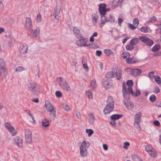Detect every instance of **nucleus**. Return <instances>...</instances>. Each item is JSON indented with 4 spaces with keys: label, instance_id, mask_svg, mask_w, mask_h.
Instances as JSON below:
<instances>
[{
    "label": "nucleus",
    "instance_id": "nucleus-1",
    "mask_svg": "<svg viewBox=\"0 0 161 161\" xmlns=\"http://www.w3.org/2000/svg\"><path fill=\"white\" fill-rule=\"evenodd\" d=\"M27 85L31 93L36 95L39 94L40 92V89L36 84L29 82L27 83Z\"/></svg>",
    "mask_w": 161,
    "mask_h": 161
},
{
    "label": "nucleus",
    "instance_id": "nucleus-2",
    "mask_svg": "<svg viewBox=\"0 0 161 161\" xmlns=\"http://www.w3.org/2000/svg\"><path fill=\"white\" fill-rule=\"evenodd\" d=\"M57 80L60 86L63 89L66 91H70V90L71 88L69 85L65 80L63 79L62 77H59L57 78Z\"/></svg>",
    "mask_w": 161,
    "mask_h": 161
},
{
    "label": "nucleus",
    "instance_id": "nucleus-3",
    "mask_svg": "<svg viewBox=\"0 0 161 161\" xmlns=\"http://www.w3.org/2000/svg\"><path fill=\"white\" fill-rule=\"evenodd\" d=\"M90 146L88 142H86L85 140L82 142L80 147V154L82 157H86L87 154V151L86 147H88Z\"/></svg>",
    "mask_w": 161,
    "mask_h": 161
},
{
    "label": "nucleus",
    "instance_id": "nucleus-4",
    "mask_svg": "<svg viewBox=\"0 0 161 161\" xmlns=\"http://www.w3.org/2000/svg\"><path fill=\"white\" fill-rule=\"evenodd\" d=\"M45 107L47 111L50 112V114L53 116L54 118L56 117V111L53 106L49 101H45Z\"/></svg>",
    "mask_w": 161,
    "mask_h": 161
},
{
    "label": "nucleus",
    "instance_id": "nucleus-5",
    "mask_svg": "<svg viewBox=\"0 0 161 161\" xmlns=\"http://www.w3.org/2000/svg\"><path fill=\"white\" fill-rule=\"evenodd\" d=\"M102 82L103 86L106 89L110 88L113 85L112 80L107 78H104Z\"/></svg>",
    "mask_w": 161,
    "mask_h": 161
},
{
    "label": "nucleus",
    "instance_id": "nucleus-6",
    "mask_svg": "<svg viewBox=\"0 0 161 161\" xmlns=\"http://www.w3.org/2000/svg\"><path fill=\"white\" fill-rule=\"evenodd\" d=\"M128 72L133 75L137 76L140 74L142 72L141 69H131L130 68H127L125 70Z\"/></svg>",
    "mask_w": 161,
    "mask_h": 161
},
{
    "label": "nucleus",
    "instance_id": "nucleus-7",
    "mask_svg": "<svg viewBox=\"0 0 161 161\" xmlns=\"http://www.w3.org/2000/svg\"><path fill=\"white\" fill-rule=\"evenodd\" d=\"M25 138L26 142L30 144L32 142V133L29 129H25Z\"/></svg>",
    "mask_w": 161,
    "mask_h": 161
},
{
    "label": "nucleus",
    "instance_id": "nucleus-8",
    "mask_svg": "<svg viewBox=\"0 0 161 161\" xmlns=\"http://www.w3.org/2000/svg\"><path fill=\"white\" fill-rule=\"evenodd\" d=\"M142 114L141 112L137 113L134 117V125L136 128L140 127V122L141 120V116Z\"/></svg>",
    "mask_w": 161,
    "mask_h": 161
},
{
    "label": "nucleus",
    "instance_id": "nucleus-9",
    "mask_svg": "<svg viewBox=\"0 0 161 161\" xmlns=\"http://www.w3.org/2000/svg\"><path fill=\"white\" fill-rule=\"evenodd\" d=\"M139 39L147 46H151L153 44V41L146 36H141L139 37Z\"/></svg>",
    "mask_w": 161,
    "mask_h": 161
},
{
    "label": "nucleus",
    "instance_id": "nucleus-10",
    "mask_svg": "<svg viewBox=\"0 0 161 161\" xmlns=\"http://www.w3.org/2000/svg\"><path fill=\"white\" fill-rule=\"evenodd\" d=\"M122 93L123 96L125 99L124 100H129L130 96L129 93L127 91L126 86L125 82L122 83Z\"/></svg>",
    "mask_w": 161,
    "mask_h": 161
},
{
    "label": "nucleus",
    "instance_id": "nucleus-11",
    "mask_svg": "<svg viewBox=\"0 0 161 161\" xmlns=\"http://www.w3.org/2000/svg\"><path fill=\"white\" fill-rule=\"evenodd\" d=\"M6 71V64L3 58L0 59V75H4Z\"/></svg>",
    "mask_w": 161,
    "mask_h": 161
},
{
    "label": "nucleus",
    "instance_id": "nucleus-12",
    "mask_svg": "<svg viewBox=\"0 0 161 161\" xmlns=\"http://www.w3.org/2000/svg\"><path fill=\"white\" fill-rule=\"evenodd\" d=\"M86 42L87 40L86 39L83 38L77 41L76 42V44L79 47H80L89 46V45H88V44H86Z\"/></svg>",
    "mask_w": 161,
    "mask_h": 161
},
{
    "label": "nucleus",
    "instance_id": "nucleus-13",
    "mask_svg": "<svg viewBox=\"0 0 161 161\" xmlns=\"http://www.w3.org/2000/svg\"><path fill=\"white\" fill-rule=\"evenodd\" d=\"M114 105L113 104H107L106 107H105L103 110V112L104 114H107L110 113L112 112L114 108Z\"/></svg>",
    "mask_w": 161,
    "mask_h": 161
},
{
    "label": "nucleus",
    "instance_id": "nucleus-14",
    "mask_svg": "<svg viewBox=\"0 0 161 161\" xmlns=\"http://www.w3.org/2000/svg\"><path fill=\"white\" fill-rule=\"evenodd\" d=\"M60 6L57 5L54 8V11L53 13V16L55 19L58 20L59 17L58 16L60 13Z\"/></svg>",
    "mask_w": 161,
    "mask_h": 161
},
{
    "label": "nucleus",
    "instance_id": "nucleus-15",
    "mask_svg": "<svg viewBox=\"0 0 161 161\" xmlns=\"http://www.w3.org/2000/svg\"><path fill=\"white\" fill-rule=\"evenodd\" d=\"M106 5L105 3L100 4L99 5V11L101 15H105L106 14L105 8Z\"/></svg>",
    "mask_w": 161,
    "mask_h": 161
},
{
    "label": "nucleus",
    "instance_id": "nucleus-16",
    "mask_svg": "<svg viewBox=\"0 0 161 161\" xmlns=\"http://www.w3.org/2000/svg\"><path fill=\"white\" fill-rule=\"evenodd\" d=\"M126 85L128 86L127 88L129 93H132L133 95L135 96V94L133 93L132 91V86L133 85V82L132 80H128L126 82Z\"/></svg>",
    "mask_w": 161,
    "mask_h": 161
},
{
    "label": "nucleus",
    "instance_id": "nucleus-17",
    "mask_svg": "<svg viewBox=\"0 0 161 161\" xmlns=\"http://www.w3.org/2000/svg\"><path fill=\"white\" fill-rule=\"evenodd\" d=\"M125 61L126 63L129 64L136 63L139 62V61L136 58L130 57L126 59Z\"/></svg>",
    "mask_w": 161,
    "mask_h": 161
},
{
    "label": "nucleus",
    "instance_id": "nucleus-18",
    "mask_svg": "<svg viewBox=\"0 0 161 161\" xmlns=\"http://www.w3.org/2000/svg\"><path fill=\"white\" fill-rule=\"evenodd\" d=\"M123 103L126 108L129 109H132L133 107V104L129 100H123Z\"/></svg>",
    "mask_w": 161,
    "mask_h": 161
},
{
    "label": "nucleus",
    "instance_id": "nucleus-19",
    "mask_svg": "<svg viewBox=\"0 0 161 161\" xmlns=\"http://www.w3.org/2000/svg\"><path fill=\"white\" fill-rule=\"evenodd\" d=\"M87 119L90 124H93L94 123L95 118L92 113H91L88 114Z\"/></svg>",
    "mask_w": 161,
    "mask_h": 161
},
{
    "label": "nucleus",
    "instance_id": "nucleus-20",
    "mask_svg": "<svg viewBox=\"0 0 161 161\" xmlns=\"http://www.w3.org/2000/svg\"><path fill=\"white\" fill-rule=\"evenodd\" d=\"M13 140L15 142L17 146L19 147H21L22 146V140L19 137H16Z\"/></svg>",
    "mask_w": 161,
    "mask_h": 161
},
{
    "label": "nucleus",
    "instance_id": "nucleus-21",
    "mask_svg": "<svg viewBox=\"0 0 161 161\" xmlns=\"http://www.w3.org/2000/svg\"><path fill=\"white\" fill-rule=\"evenodd\" d=\"M117 75V73L113 72V71H110L108 72L105 75L106 78L108 79H110L115 77Z\"/></svg>",
    "mask_w": 161,
    "mask_h": 161
},
{
    "label": "nucleus",
    "instance_id": "nucleus-22",
    "mask_svg": "<svg viewBox=\"0 0 161 161\" xmlns=\"http://www.w3.org/2000/svg\"><path fill=\"white\" fill-rule=\"evenodd\" d=\"M28 47L25 44H22L20 45L19 50L21 53L23 54L25 53L27 51Z\"/></svg>",
    "mask_w": 161,
    "mask_h": 161
},
{
    "label": "nucleus",
    "instance_id": "nucleus-23",
    "mask_svg": "<svg viewBox=\"0 0 161 161\" xmlns=\"http://www.w3.org/2000/svg\"><path fill=\"white\" fill-rule=\"evenodd\" d=\"M101 23L99 24L101 27L105 24L106 22L108 21L109 19L107 17H106L105 15H101Z\"/></svg>",
    "mask_w": 161,
    "mask_h": 161
},
{
    "label": "nucleus",
    "instance_id": "nucleus-24",
    "mask_svg": "<svg viewBox=\"0 0 161 161\" xmlns=\"http://www.w3.org/2000/svg\"><path fill=\"white\" fill-rule=\"evenodd\" d=\"M73 32L74 34L77 38H81L82 36L80 33L79 30L75 27L73 28Z\"/></svg>",
    "mask_w": 161,
    "mask_h": 161
},
{
    "label": "nucleus",
    "instance_id": "nucleus-25",
    "mask_svg": "<svg viewBox=\"0 0 161 161\" xmlns=\"http://www.w3.org/2000/svg\"><path fill=\"white\" fill-rule=\"evenodd\" d=\"M25 25L26 27L30 28L31 29L32 28V25L31 19L27 17L26 19Z\"/></svg>",
    "mask_w": 161,
    "mask_h": 161
},
{
    "label": "nucleus",
    "instance_id": "nucleus-26",
    "mask_svg": "<svg viewBox=\"0 0 161 161\" xmlns=\"http://www.w3.org/2000/svg\"><path fill=\"white\" fill-rule=\"evenodd\" d=\"M31 33L33 36L37 37L38 35H39L40 33V29L39 28L37 27L35 30H32Z\"/></svg>",
    "mask_w": 161,
    "mask_h": 161
},
{
    "label": "nucleus",
    "instance_id": "nucleus-27",
    "mask_svg": "<svg viewBox=\"0 0 161 161\" xmlns=\"http://www.w3.org/2000/svg\"><path fill=\"white\" fill-rule=\"evenodd\" d=\"M42 125L44 128H47L49 126V120L46 119H43L42 122Z\"/></svg>",
    "mask_w": 161,
    "mask_h": 161
},
{
    "label": "nucleus",
    "instance_id": "nucleus-28",
    "mask_svg": "<svg viewBox=\"0 0 161 161\" xmlns=\"http://www.w3.org/2000/svg\"><path fill=\"white\" fill-rule=\"evenodd\" d=\"M90 86L93 90H95L97 88V85L96 83V80L93 79L91 82Z\"/></svg>",
    "mask_w": 161,
    "mask_h": 161
},
{
    "label": "nucleus",
    "instance_id": "nucleus-29",
    "mask_svg": "<svg viewBox=\"0 0 161 161\" xmlns=\"http://www.w3.org/2000/svg\"><path fill=\"white\" fill-rule=\"evenodd\" d=\"M132 91L133 93L135 94L136 95L134 96L133 95V94L132 93H130L133 96L135 97H137L139 96L141 94L140 91L138 89L135 88V89L132 88Z\"/></svg>",
    "mask_w": 161,
    "mask_h": 161
},
{
    "label": "nucleus",
    "instance_id": "nucleus-30",
    "mask_svg": "<svg viewBox=\"0 0 161 161\" xmlns=\"http://www.w3.org/2000/svg\"><path fill=\"white\" fill-rule=\"evenodd\" d=\"M107 102V104L114 105V101L113 97L111 96H109L108 97Z\"/></svg>",
    "mask_w": 161,
    "mask_h": 161
},
{
    "label": "nucleus",
    "instance_id": "nucleus-31",
    "mask_svg": "<svg viewBox=\"0 0 161 161\" xmlns=\"http://www.w3.org/2000/svg\"><path fill=\"white\" fill-rule=\"evenodd\" d=\"M121 118V114H114L112 115L110 117L111 120H115Z\"/></svg>",
    "mask_w": 161,
    "mask_h": 161
},
{
    "label": "nucleus",
    "instance_id": "nucleus-32",
    "mask_svg": "<svg viewBox=\"0 0 161 161\" xmlns=\"http://www.w3.org/2000/svg\"><path fill=\"white\" fill-rule=\"evenodd\" d=\"M130 54L128 52H125L121 54V57L124 59H128L130 57Z\"/></svg>",
    "mask_w": 161,
    "mask_h": 161
},
{
    "label": "nucleus",
    "instance_id": "nucleus-33",
    "mask_svg": "<svg viewBox=\"0 0 161 161\" xmlns=\"http://www.w3.org/2000/svg\"><path fill=\"white\" fill-rule=\"evenodd\" d=\"M98 14L97 13L94 14L92 15V18L93 23L94 24L97 23V20L98 18Z\"/></svg>",
    "mask_w": 161,
    "mask_h": 161
},
{
    "label": "nucleus",
    "instance_id": "nucleus-34",
    "mask_svg": "<svg viewBox=\"0 0 161 161\" xmlns=\"http://www.w3.org/2000/svg\"><path fill=\"white\" fill-rule=\"evenodd\" d=\"M121 5V0H114L113 5L114 7H118Z\"/></svg>",
    "mask_w": 161,
    "mask_h": 161
},
{
    "label": "nucleus",
    "instance_id": "nucleus-35",
    "mask_svg": "<svg viewBox=\"0 0 161 161\" xmlns=\"http://www.w3.org/2000/svg\"><path fill=\"white\" fill-rule=\"evenodd\" d=\"M138 42V40L137 38H134L130 41V44L132 45H135Z\"/></svg>",
    "mask_w": 161,
    "mask_h": 161
},
{
    "label": "nucleus",
    "instance_id": "nucleus-36",
    "mask_svg": "<svg viewBox=\"0 0 161 161\" xmlns=\"http://www.w3.org/2000/svg\"><path fill=\"white\" fill-rule=\"evenodd\" d=\"M148 154L150 156L153 158H155L157 157V154L156 152L155 151V149H153L150 152H149Z\"/></svg>",
    "mask_w": 161,
    "mask_h": 161
},
{
    "label": "nucleus",
    "instance_id": "nucleus-37",
    "mask_svg": "<svg viewBox=\"0 0 161 161\" xmlns=\"http://www.w3.org/2000/svg\"><path fill=\"white\" fill-rule=\"evenodd\" d=\"M154 78L155 81L159 85L161 84V79L159 76L155 75L154 76Z\"/></svg>",
    "mask_w": 161,
    "mask_h": 161
},
{
    "label": "nucleus",
    "instance_id": "nucleus-38",
    "mask_svg": "<svg viewBox=\"0 0 161 161\" xmlns=\"http://www.w3.org/2000/svg\"><path fill=\"white\" fill-rule=\"evenodd\" d=\"M153 149H154L151 146L147 145L145 147V150L148 153L150 152V151H152Z\"/></svg>",
    "mask_w": 161,
    "mask_h": 161
},
{
    "label": "nucleus",
    "instance_id": "nucleus-39",
    "mask_svg": "<svg viewBox=\"0 0 161 161\" xmlns=\"http://www.w3.org/2000/svg\"><path fill=\"white\" fill-rule=\"evenodd\" d=\"M62 108H63L66 110L69 111L70 110L69 107V106L65 103H63L62 104Z\"/></svg>",
    "mask_w": 161,
    "mask_h": 161
},
{
    "label": "nucleus",
    "instance_id": "nucleus-40",
    "mask_svg": "<svg viewBox=\"0 0 161 161\" xmlns=\"http://www.w3.org/2000/svg\"><path fill=\"white\" fill-rule=\"evenodd\" d=\"M160 48L159 45L154 46L152 48V50L153 52H156L158 51Z\"/></svg>",
    "mask_w": 161,
    "mask_h": 161
},
{
    "label": "nucleus",
    "instance_id": "nucleus-41",
    "mask_svg": "<svg viewBox=\"0 0 161 161\" xmlns=\"http://www.w3.org/2000/svg\"><path fill=\"white\" fill-rule=\"evenodd\" d=\"M157 20V19L156 17L154 16H153L152 17L148 20L147 22V23H152L154 21H156Z\"/></svg>",
    "mask_w": 161,
    "mask_h": 161
},
{
    "label": "nucleus",
    "instance_id": "nucleus-42",
    "mask_svg": "<svg viewBox=\"0 0 161 161\" xmlns=\"http://www.w3.org/2000/svg\"><path fill=\"white\" fill-rule=\"evenodd\" d=\"M8 130L11 133L12 136L15 135L17 133L16 130L14 129V127H11V128Z\"/></svg>",
    "mask_w": 161,
    "mask_h": 161
},
{
    "label": "nucleus",
    "instance_id": "nucleus-43",
    "mask_svg": "<svg viewBox=\"0 0 161 161\" xmlns=\"http://www.w3.org/2000/svg\"><path fill=\"white\" fill-rule=\"evenodd\" d=\"M104 52L108 56H110L113 53V52L109 49H105Z\"/></svg>",
    "mask_w": 161,
    "mask_h": 161
},
{
    "label": "nucleus",
    "instance_id": "nucleus-44",
    "mask_svg": "<svg viewBox=\"0 0 161 161\" xmlns=\"http://www.w3.org/2000/svg\"><path fill=\"white\" fill-rule=\"evenodd\" d=\"M88 45H89V46L88 47L91 48H97L98 47V45L96 43L90 44Z\"/></svg>",
    "mask_w": 161,
    "mask_h": 161
},
{
    "label": "nucleus",
    "instance_id": "nucleus-45",
    "mask_svg": "<svg viewBox=\"0 0 161 161\" xmlns=\"http://www.w3.org/2000/svg\"><path fill=\"white\" fill-rule=\"evenodd\" d=\"M130 145V143L129 142H125L123 143V147L125 149H127Z\"/></svg>",
    "mask_w": 161,
    "mask_h": 161
},
{
    "label": "nucleus",
    "instance_id": "nucleus-46",
    "mask_svg": "<svg viewBox=\"0 0 161 161\" xmlns=\"http://www.w3.org/2000/svg\"><path fill=\"white\" fill-rule=\"evenodd\" d=\"M4 125L5 127L8 130L10 129L13 126L11 125L10 123L6 122L4 123Z\"/></svg>",
    "mask_w": 161,
    "mask_h": 161
},
{
    "label": "nucleus",
    "instance_id": "nucleus-47",
    "mask_svg": "<svg viewBox=\"0 0 161 161\" xmlns=\"http://www.w3.org/2000/svg\"><path fill=\"white\" fill-rule=\"evenodd\" d=\"M156 99V97L155 95L153 94L149 97V100L152 102H155Z\"/></svg>",
    "mask_w": 161,
    "mask_h": 161
},
{
    "label": "nucleus",
    "instance_id": "nucleus-48",
    "mask_svg": "<svg viewBox=\"0 0 161 161\" xmlns=\"http://www.w3.org/2000/svg\"><path fill=\"white\" fill-rule=\"evenodd\" d=\"M14 21L13 18L11 17L7 20V23L9 25H11L14 22Z\"/></svg>",
    "mask_w": 161,
    "mask_h": 161
},
{
    "label": "nucleus",
    "instance_id": "nucleus-49",
    "mask_svg": "<svg viewBox=\"0 0 161 161\" xmlns=\"http://www.w3.org/2000/svg\"><path fill=\"white\" fill-rule=\"evenodd\" d=\"M86 132L88 134L89 136H91L93 133V131L91 129H86Z\"/></svg>",
    "mask_w": 161,
    "mask_h": 161
},
{
    "label": "nucleus",
    "instance_id": "nucleus-50",
    "mask_svg": "<svg viewBox=\"0 0 161 161\" xmlns=\"http://www.w3.org/2000/svg\"><path fill=\"white\" fill-rule=\"evenodd\" d=\"M126 48L128 51L131 50L133 49L134 47L132 46V45L130 44L126 46Z\"/></svg>",
    "mask_w": 161,
    "mask_h": 161
},
{
    "label": "nucleus",
    "instance_id": "nucleus-51",
    "mask_svg": "<svg viewBox=\"0 0 161 161\" xmlns=\"http://www.w3.org/2000/svg\"><path fill=\"white\" fill-rule=\"evenodd\" d=\"M148 77L150 79H153L154 77V72L153 71H151L148 74Z\"/></svg>",
    "mask_w": 161,
    "mask_h": 161
},
{
    "label": "nucleus",
    "instance_id": "nucleus-52",
    "mask_svg": "<svg viewBox=\"0 0 161 161\" xmlns=\"http://www.w3.org/2000/svg\"><path fill=\"white\" fill-rule=\"evenodd\" d=\"M24 69H25L23 67L21 66H18L16 68L15 71L18 72H20Z\"/></svg>",
    "mask_w": 161,
    "mask_h": 161
},
{
    "label": "nucleus",
    "instance_id": "nucleus-53",
    "mask_svg": "<svg viewBox=\"0 0 161 161\" xmlns=\"http://www.w3.org/2000/svg\"><path fill=\"white\" fill-rule=\"evenodd\" d=\"M133 24L134 25L137 26L139 24V21L137 19L135 18L133 21Z\"/></svg>",
    "mask_w": 161,
    "mask_h": 161
},
{
    "label": "nucleus",
    "instance_id": "nucleus-54",
    "mask_svg": "<svg viewBox=\"0 0 161 161\" xmlns=\"http://www.w3.org/2000/svg\"><path fill=\"white\" fill-rule=\"evenodd\" d=\"M110 123L111 125H113L115 126V125H120V123L119 122L118 123H116L115 122V120H111V121L110 122Z\"/></svg>",
    "mask_w": 161,
    "mask_h": 161
},
{
    "label": "nucleus",
    "instance_id": "nucleus-55",
    "mask_svg": "<svg viewBox=\"0 0 161 161\" xmlns=\"http://www.w3.org/2000/svg\"><path fill=\"white\" fill-rule=\"evenodd\" d=\"M55 95L57 97L60 98L62 97V93L60 91H58L56 92Z\"/></svg>",
    "mask_w": 161,
    "mask_h": 161
},
{
    "label": "nucleus",
    "instance_id": "nucleus-56",
    "mask_svg": "<svg viewBox=\"0 0 161 161\" xmlns=\"http://www.w3.org/2000/svg\"><path fill=\"white\" fill-rule=\"evenodd\" d=\"M86 94L89 98H92V92L90 91H86Z\"/></svg>",
    "mask_w": 161,
    "mask_h": 161
},
{
    "label": "nucleus",
    "instance_id": "nucleus-57",
    "mask_svg": "<svg viewBox=\"0 0 161 161\" xmlns=\"http://www.w3.org/2000/svg\"><path fill=\"white\" fill-rule=\"evenodd\" d=\"M141 31L144 33L147 32V29L145 27H142L140 29Z\"/></svg>",
    "mask_w": 161,
    "mask_h": 161
},
{
    "label": "nucleus",
    "instance_id": "nucleus-58",
    "mask_svg": "<svg viewBox=\"0 0 161 161\" xmlns=\"http://www.w3.org/2000/svg\"><path fill=\"white\" fill-rule=\"evenodd\" d=\"M77 118L79 119H80L81 118V115L80 112L78 111H76L75 112Z\"/></svg>",
    "mask_w": 161,
    "mask_h": 161
},
{
    "label": "nucleus",
    "instance_id": "nucleus-59",
    "mask_svg": "<svg viewBox=\"0 0 161 161\" xmlns=\"http://www.w3.org/2000/svg\"><path fill=\"white\" fill-rule=\"evenodd\" d=\"M109 21L111 23L114 22L115 21L114 18L113 17L112 15H110L109 19Z\"/></svg>",
    "mask_w": 161,
    "mask_h": 161
},
{
    "label": "nucleus",
    "instance_id": "nucleus-60",
    "mask_svg": "<svg viewBox=\"0 0 161 161\" xmlns=\"http://www.w3.org/2000/svg\"><path fill=\"white\" fill-rule=\"evenodd\" d=\"M25 111L30 115V116L31 117L32 119L35 121L34 120V118L33 117V115L31 114V111L28 109L25 110Z\"/></svg>",
    "mask_w": 161,
    "mask_h": 161
},
{
    "label": "nucleus",
    "instance_id": "nucleus-61",
    "mask_svg": "<svg viewBox=\"0 0 161 161\" xmlns=\"http://www.w3.org/2000/svg\"><path fill=\"white\" fill-rule=\"evenodd\" d=\"M153 92L155 93H157L159 92V89L158 87H155L154 88Z\"/></svg>",
    "mask_w": 161,
    "mask_h": 161
},
{
    "label": "nucleus",
    "instance_id": "nucleus-62",
    "mask_svg": "<svg viewBox=\"0 0 161 161\" xmlns=\"http://www.w3.org/2000/svg\"><path fill=\"white\" fill-rule=\"evenodd\" d=\"M36 19L37 21L38 22H40L41 21V16L40 14H37Z\"/></svg>",
    "mask_w": 161,
    "mask_h": 161
},
{
    "label": "nucleus",
    "instance_id": "nucleus-63",
    "mask_svg": "<svg viewBox=\"0 0 161 161\" xmlns=\"http://www.w3.org/2000/svg\"><path fill=\"white\" fill-rule=\"evenodd\" d=\"M102 53V51L100 50H97L96 51V55L98 56H100Z\"/></svg>",
    "mask_w": 161,
    "mask_h": 161
},
{
    "label": "nucleus",
    "instance_id": "nucleus-64",
    "mask_svg": "<svg viewBox=\"0 0 161 161\" xmlns=\"http://www.w3.org/2000/svg\"><path fill=\"white\" fill-rule=\"evenodd\" d=\"M129 26L130 28L133 30L135 29L136 28V27L135 26V25H133L130 24H129Z\"/></svg>",
    "mask_w": 161,
    "mask_h": 161
}]
</instances>
